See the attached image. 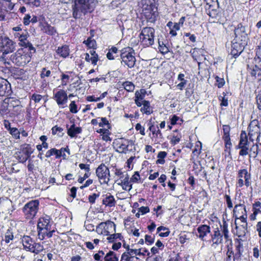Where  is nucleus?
Instances as JSON below:
<instances>
[{"instance_id": "1", "label": "nucleus", "mask_w": 261, "mask_h": 261, "mask_svg": "<svg viewBox=\"0 0 261 261\" xmlns=\"http://www.w3.org/2000/svg\"><path fill=\"white\" fill-rule=\"evenodd\" d=\"M97 3V0H74L72 5V15L75 19L80 18L82 13L92 12Z\"/></svg>"}, {"instance_id": "2", "label": "nucleus", "mask_w": 261, "mask_h": 261, "mask_svg": "<svg viewBox=\"0 0 261 261\" xmlns=\"http://www.w3.org/2000/svg\"><path fill=\"white\" fill-rule=\"evenodd\" d=\"M140 41L143 46L149 47L154 43L155 30L151 27H144L139 35Z\"/></svg>"}, {"instance_id": "3", "label": "nucleus", "mask_w": 261, "mask_h": 261, "mask_svg": "<svg viewBox=\"0 0 261 261\" xmlns=\"http://www.w3.org/2000/svg\"><path fill=\"white\" fill-rule=\"evenodd\" d=\"M120 58L121 63H123L128 68H132L136 63L135 51L133 48L127 47L121 50Z\"/></svg>"}, {"instance_id": "4", "label": "nucleus", "mask_w": 261, "mask_h": 261, "mask_svg": "<svg viewBox=\"0 0 261 261\" xmlns=\"http://www.w3.org/2000/svg\"><path fill=\"white\" fill-rule=\"evenodd\" d=\"M31 56L23 48L18 49L10 57L11 61L17 66H23L31 61Z\"/></svg>"}, {"instance_id": "5", "label": "nucleus", "mask_w": 261, "mask_h": 261, "mask_svg": "<svg viewBox=\"0 0 261 261\" xmlns=\"http://www.w3.org/2000/svg\"><path fill=\"white\" fill-rule=\"evenodd\" d=\"M16 43L7 36H0V51L3 55L13 52L16 49Z\"/></svg>"}, {"instance_id": "6", "label": "nucleus", "mask_w": 261, "mask_h": 261, "mask_svg": "<svg viewBox=\"0 0 261 261\" xmlns=\"http://www.w3.org/2000/svg\"><path fill=\"white\" fill-rule=\"evenodd\" d=\"M39 204V201L34 200L27 203L24 205L22 211L26 218L32 219L34 218L38 212Z\"/></svg>"}, {"instance_id": "7", "label": "nucleus", "mask_w": 261, "mask_h": 261, "mask_svg": "<svg viewBox=\"0 0 261 261\" xmlns=\"http://www.w3.org/2000/svg\"><path fill=\"white\" fill-rule=\"evenodd\" d=\"M235 38L234 41L242 43L243 44H247L248 40V33L246 28L242 23L238 24L234 29Z\"/></svg>"}, {"instance_id": "8", "label": "nucleus", "mask_w": 261, "mask_h": 261, "mask_svg": "<svg viewBox=\"0 0 261 261\" xmlns=\"http://www.w3.org/2000/svg\"><path fill=\"white\" fill-rule=\"evenodd\" d=\"M251 174L248 172L246 169L239 170L237 187L242 188L244 185L247 187H249L251 184Z\"/></svg>"}, {"instance_id": "9", "label": "nucleus", "mask_w": 261, "mask_h": 261, "mask_svg": "<svg viewBox=\"0 0 261 261\" xmlns=\"http://www.w3.org/2000/svg\"><path fill=\"white\" fill-rule=\"evenodd\" d=\"M116 225L114 222L107 221L100 223L96 228V231L99 234L109 236L110 232H115Z\"/></svg>"}, {"instance_id": "10", "label": "nucleus", "mask_w": 261, "mask_h": 261, "mask_svg": "<svg viewBox=\"0 0 261 261\" xmlns=\"http://www.w3.org/2000/svg\"><path fill=\"white\" fill-rule=\"evenodd\" d=\"M238 147L241 149L239 152L240 155L245 156L248 154L249 142L248 137L245 131H242L241 133Z\"/></svg>"}, {"instance_id": "11", "label": "nucleus", "mask_w": 261, "mask_h": 261, "mask_svg": "<svg viewBox=\"0 0 261 261\" xmlns=\"http://www.w3.org/2000/svg\"><path fill=\"white\" fill-rule=\"evenodd\" d=\"M96 174L99 179L103 180L105 183H108L110 180V171L104 164H101L96 170Z\"/></svg>"}, {"instance_id": "12", "label": "nucleus", "mask_w": 261, "mask_h": 261, "mask_svg": "<svg viewBox=\"0 0 261 261\" xmlns=\"http://www.w3.org/2000/svg\"><path fill=\"white\" fill-rule=\"evenodd\" d=\"M11 93V84L7 80L0 77V96H9Z\"/></svg>"}, {"instance_id": "13", "label": "nucleus", "mask_w": 261, "mask_h": 261, "mask_svg": "<svg viewBox=\"0 0 261 261\" xmlns=\"http://www.w3.org/2000/svg\"><path fill=\"white\" fill-rule=\"evenodd\" d=\"M246 45V44H243L242 43L233 40L230 51L231 55L235 58H237L243 51Z\"/></svg>"}, {"instance_id": "14", "label": "nucleus", "mask_w": 261, "mask_h": 261, "mask_svg": "<svg viewBox=\"0 0 261 261\" xmlns=\"http://www.w3.org/2000/svg\"><path fill=\"white\" fill-rule=\"evenodd\" d=\"M236 225V234L239 238H242L244 240L247 238L246 234L248 232L247 223L240 224L236 220L234 221Z\"/></svg>"}, {"instance_id": "15", "label": "nucleus", "mask_w": 261, "mask_h": 261, "mask_svg": "<svg viewBox=\"0 0 261 261\" xmlns=\"http://www.w3.org/2000/svg\"><path fill=\"white\" fill-rule=\"evenodd\" d=\"M54 99L59 106L63 105L67 103L68 96L64 90H60L54 94Z\"/></svg>"}, {"instance_id": "16", "label": "nucleus", "mask_w": 261, "mask_h": 261, "mask_svg": "<svg viewBox=\"0 0 261 261\" xmlns=\"http://www.w3.org/2000/svg\"><path fill=\"white\" fill-rule=\"evenodd\" d=\"M146 94V91L144 89H141L140 90L136 91L135 94V102L136 105L139 107H141L142 101L144 100Z\"/></svg>"}, {"instance_id": "17", "label": "nucleus", "mask_w": 261, "mask_h": 261, "mask_svg": "<svg viewBox=\"0 0 261 261\" xmlns=\"http://www.w3.org/2000/svg\"><path fill=\"white\" fill-rule=\"evenodd\" d=\"M50 217L48 216L40 218L39 219L37 228H45L46 230L51 229V224L50 222Z\"/></svg>"}, {"instance_id": "18", "label": "nucleus", "mask_w": 261, "mask_h": 261, "mask_svg": "<svg viewBox=\"0 0 261 261\" xmlns=\"http://www.w3.org/2000/svg\"><path fill=\"white\" fill-rule=\"evenodd\" d=\"M258 124V121L257 120L255 119L251 121L248 127V135L255 136L256 134L257 135L259 133H260Z\"/></svg>"}, {"instance_id": "19", "label": "nucleus", "mask_w": 261, "mask_h": 261, "mask_svg": "<svg viewBox=\"0 0 261 261\" xmlns=\"http://www.w3.org/2000/svg\"><path fill=\"white\" fill-rule=\"evenodd\" d=\"M21 241L23 248L25 250L31 252V251L33 250L32 247L33 246L34 241L30 237L28 236H24L22 238Z\"/></svg>"}, {"instance_id": "20", "label": "nucleus", "mask_w": 261, "mask_h": 261, "mask_svg": "<svg viewBox=\"0 0 261 261\" xmlns=\"http://www.w3.org/2000/svg\"><path fill=\"white\" fill-rule=\"evenodd\" d=\"M67 128V134L71 138H75L76 135L82 133V129L81 127H76L74 123H73L69 128L68 125H66Z\"/></svg>"}, {"instance_id": "21", "label": "nucleus", "mask_w": 261, "mask_h": 261, "mask_svg": "<svg viewBox=\"0 0 261 261\" xmlns=\"http://www.w3.org/2000/svg\"><path fill=\"white\" fill-rule=\"evenodd\" d=\"M121 186L122 189L125 191H129L132 189V182L129 179V175L125 172V176L123 179L121 180V182L118 184Z\"/></svg>"}, {"instance_id": "22", "label": "nucleus", "mask_w": 261, "mask_h": 261, "mask_svg": "<svg viewBox=\"0 0 261 261\" xmlns=\"http://www.w3.org/2000/svg\"><path fill=\"white\" fill-rule=\"evenodd\" d=\"M196 236L203 240V238L210 232V227L207 225H201L197 228Z\"/></svg>"}, {"instance_id": "23", "label": "nucleus", "mask_w": 261, "mask_h": 261, "mask_svg": "<svg viewBox=\"0 0 261 261\" xmlns=\"http://www.w3.org/2000/svg\"><path fill=\"white\" fill-rule=\"evenodd\" d=\"M127 251H129L130 253V256L135 255H139V256H144L146 253L147 256H149L150 252L148 251L147 249L146 248H141L139 249H133L129 248V245L127 246Z\"/></svg>"}, {"instance_id": "24", "label": "nucleus", "mask_w": 261, "mask_h": 261, "mask_svg": "<svg viewBox=\"0 0 261 261\" xmlns=\"http://www.w3.org/2000/svg\"><path fill=\"white\" fill-rule=\"evenodd\" d=\"M223 233L221 232V231L218 228H216L214 232V233L212 234V240L214 244L219 245L222 243L223 239Z\"/></svg>"}, {"instance_id": "25", "label": "nucleus", "mask_w": 261, "mask_h": 261, "mask_svg": "<svg viewBox=\"0 0 261 261\" xmlns=\"http://www.w3.org/2000/svg\"><path fill=\"white\" fill-rule=\"evenodd\" d=\"M233 212V216L234 218H238L240 215L247 213L245 206L242 204L236 205Z\"/></svg>"}, {"instance_id": "26", "label": "nucleus", "mask_w": 261, "mask_h": 261, "mask_svg": "<svg viewBox=\"0 0 261 261\" xmlns=\"http://www.w3.org/2000/svg\"><path fill=\"white\" fill-rule=\"evenodd\" d=\"M102 203L109 207L114 206L116 204V201L113 196L110 194L106 195V197L102 200Z\"/></svg>"}, {"instance_id": "27", "label": "nucleus", "mask_w": 261, "mask_h": 261, "mask_svg": "<svg viewBox=\"0 0 261 261\" xmlns=\"http://www.w3.org/2000/svg\"><path fill=\"white\" fill-rule=\"evenodd\" d=\"M143 107L141 108L140 111L146 115H150L153 112V111L150 107V102L148 100H143L142 101Z\"/></svg>"}, {"instance_id": "28", "label": "nucleus", "mask_w": 261, "mask_h": 261, "mask_svg": "<svg viewBox=\"0 0 261 261\" xmlns=\"http://www.w3.org/2000/svg\"><path fill=\"white\" fill-rule=\"evenodd\" d=\"M42 30L46 34L49 35H54L57 33L55 28L51 26L47 23H44L42 25Z\"/></svg>"}, {"instance_id": "29", "label": "nucleus", "mask_w": 261, "mask_h": 261, "mask_svg": "<svg viewBox=\"0 0 261 261\" xmlns=\"http://www.w3.org/2000/svg\"><path fill=\"white\" fill-rule=\"evenodd\" d=\"M221 231H222V233L224 236V238L226 240V242H230V243H231V239H230L229 236V231L228 230V224L226 221H224L223 223V225H221Z\"/></svg>"}, {"instance_id": "30", "label": "nucleus", "mask_w": 261, "mask_h": 261, "mask_svg": "<svg viewBox=\"0 0 261 261\" xmlns=\"http://www.w3.org/2000/svg\"><path fill=\"white\" fill-rule=\"evenodd\" d=\"M149 129L150 130L153 135H155L156 137L160 138L161 139L163 138V135L161 132V130L159 129H156V127L151 122L148 123ZM156 128H158V126H156Z\"/></svg>"}, {"instance_id": "31", "label": "nucleus", "mask_w": 261, "mask_h": 261, "mask_svg": "<svg viewBox=\"0 0 261 261\" xmlns=\"http://www.w3.org/2000/svg\"><path fill=\"white\" fill-rule=\"evenodd\" d=\"M57 53L60 56L66 58L69 54V49L68 46L64 45L61 47H58Z\"/></svg>"}, {"instance_id": "32", "label": "nucleus", "mask_w": 261, "mask_h": 261, "mask_svg": "<svg viewBox=\"0 0 261 261\" xmlns=\"http://www.w3.org/2000/svg\"><path fill=\"white\" fill-rule=\"evenodd\" d=\"M53 155H55L56 158L57 159H59L62 156L61 151H60L59 150L54 148H51V149L47 151V152H46V154H45V156L46 158H48Z\"/></svg>"}, {"instance_id": "33", "label": "nucleus", "mask_w": 261, "mask_h": 261, "mask_svg": "<svg viewBox=\"0 0 261 261\" xmlns=\"http://www.w3.org/2000/svg\"><path fill=\"white\" fill-rule=\"evenodd\" d=\"M104 259V261H118L119 260L116 254L112 251H110L106 254Z\"/></svg>"}, {"instance_id": "34", "label": "nucleus", "mask_w": 261, "mask_h": 261, "mask_svg": "<svg viewBox=\"0 0 261 261\" xmlns=\"http://www.w3.org/2000/svg\"><path fill=\"white\" fill-rule=\"evenodd\" d=\"M128 143L127 141H125L120 144L118 146L117 151L119 153H126L128 151Z\"/></svg>"}, {"instance_id": "35", "label": "nucleus", "mask_w": 261, "mask_h": 261, "mask_svg": "<svg viewBox=\"0 0 261 261\" xmlns=\"http://www.w3.org/2000/svg\"><path fill=\"white\" fill-rule=\"evenodd\" d=\"M222 138L225 143L226 150H228L229 151L231 146L229 134H223Z\"/></svg>"}, {"instance_id": "36", "label": "nucleus", "mask_w": 261, "mask_h": 261, "mask_svg": "<svg viewBox=\"0 0 261 261\" xmlns=\"http://www.w3.org/2000/svg\"><path fill=\"white\" fill-rule=\"evenodd\" d=\"M227 251L226 253V261H235L236 257L237 256L234 255V253L231 248H229L227 245Z\"/></svg>"}, {"instance_id": "37", "label": "nucleus", "mask_w": 261, "mask_h": 261, "mask_svg": "<svg viewBox=\"0 0 261 261\" xmlns=\"http://www.w3.org/2000/svg\"><path fill=\"white\" fill-rule=\"evenodd\" d=\"M124 88L128 92H133L135 89L134 84L129 81H126L122 84Z\"/></svg>"}, {"instance_id": "38", "label": "nucleus", "mask_w": 261, "mask_h": 261, "mask_svg": "<svg viewBox=\"0 0 261 261\" xmlns=\"http://www.w3.org/2000/svg\"><path fill=\"white\" fill-rule=\"evenodd\" d=\"M158 43L159 50L162 54L165 55L170 51L168 47L166 46L163 41L159 40Z\"/></svg>"}, {"instance_id": "39", "label": "nucleus", "mask_w": 261, "mask_h": 261, "mask_svg": "<svg viewBox=\"0 0 261 261\" xmlns=\"http://www.w3.org/2000/svg\"><path fill=\"white\" fill-rule=\"evenodd\" d=\"M63 129L61 127L58 126L57 125L51 128L53 135L57 134L59 137H62L63 136L64 133H63Z\"/></svg>"}, {"instance_id": "40", "label": "nucleus", "mask_w": 261, "mask_h": 261, "mask_svg": "<svg viewBox=\"0 0 261 261\" xmlns=\"http://www.w3.org/2000/svg\"><path fill=\"white\" fill-rule=\"evenodd\" d=\"M38 229V238L40 240H43L45 239V237H46L47 231L49 230H46L45 228H37Z\"/></svg>"}, {"instance_id": "41", "label": "nucleus", "mask_w": 261, "mask_h": 261, "mask_svg": "<svg viewBox=\"0 0 261 261\" xmlns=\"http://www.w3.org/2000/svg\"><path fill=\"white\" fill-rule=\"evenodd\" d=\"M23 154H31L34 152V149L32 148L31 145L25 144L23 145L21 151Z\"/></svg>"}, {"instance_id": "42", "label": "nucleus", "mask_w": 261, "mask_h": 261, "mask_svg": "<svg viewBox=\"0 0 261 261\" xmlns=\"http://www.w3.org/2000/svg\"><path fill=\"white\" fill-rule=\"evenodd\" d=\"M236 250L237 252L236 254V256L240 257L243 252V244L240 240H238V244L236 245Z\"/></svg>"}, {"instance_id": "43", "label": "nucleus", "mask_w": 261, "mask_h": 261, "mask_svg": "<svg viewBox=\"0 0 261 261\" xmlns=\"http://www.w3.org/2000/svg\"><path fill=\"white\" fill-rule=\"evenodd\" d=\"M251 75L255 77L261 76V67L255 65L251 71Z\"/></svg>"}, {"instance_id": "44", "label": "nucleus", "mask_w": 261, "mask_h": 261, "mask_svg": "<svg viewBox=\"0 0 261 261\" xmlns=\"http://www.w3.org/2000/svg\"><path fill=\"white\" fill-rule=\"evenodd\" d=\"M89 53L91 55V63L92 64H93L94 65H96L97 62L98 60L97 54L96 53L95 51H94V50H90Z\"/></svg>"}, {"instance_id": "45", "label": "nucleus", "mask_w": 261, "mask_h": 261, "mask_svg": "<svg viewBox=\"0 0 261 261\" xmlns=\"http://www.w3.org/2000/svg\"><path fill=\"white\" fill-rule=\"evenodd\" d=\"M32 247L33 250L31 251V252L36 254L38 253L43 249V246L40 244L35 243V242Z\"/></svg>"}, {"instance_id": "46", "label": "nucleus", "mask_w": 261, "mask_h": 261, "mask_svg": "<svg viewBox=\"0 0 261 261\" xmlns=\"http://www.w3.org/2000/svg\"><path fill=\"white\" fill-rule=\"evenodd\" d=\"M133 256H130V253L129 251L124 252L121 257V261H132V258Z\"/></svg>"}, {"instance_id": "47", "label": "nucleus", "mask_w": 261, "mask_h": 261, "mask_svg": "<svg viewBox=\"0 0 261 261\" xmlns=\"http://www.w3.org/2000/svg\"><path fill=\"white\" fill-rule=\"evenodd\" d=\"M10 134L15 139H18L20 138V132L16 127H13L9 131Z\"/></svg>"}, {"instance_id": "48", "label": "nucleus", "mask_w": 261, "mask_h": 261, "mask_svg": "<svg viewBox=\"0 0 261 261\" xmlns=\"http://www.w3.org/2000/svg\"><path fill=\"white\" fill-rule=\"evenodd\" d=\"M16 159L20 163H24L27 161V158L24 157L23 153L22 152H17L15 153Z\"/></svg>"}, {"instance_id": "49", "label": "nucleus", "mask_w": 261, "mask_h": 261, "mask_svg": "<svg viewBox=\"0 0 261 261\" xmlns=\"http://www.w3.org/2000/svg\"><path fill=\"white\" fill-rule=\"evenodd\" d=\"M123 238L121 233H114L110 235L109 237H108L107 239L109 240V242H114L115 239H119L121 240Z\"/></svg>"}, {"instance_id": "50", "label": "nucleus", "mask_w": 261, "mask_h": 261, "mask_svg": "<svg viewBox=\"0 0 261 261\" xmlns=\"http://www.w3.org/2000/svg\"><path fill=\"white\" fill-rule=\"evenodd\" d=\"M254 60L257 63L261 62V46H258L256 49V56Z\"/></svg>"}, {"instance_id": "51", "label": "nucleus", "mask_w": 261, "mask_h": 261, "mask_svg": "<svg viewBox=\"0 0 261 261\" xmlns=\"http://www.w3.org/2000/svg\"><path fill=\"white\" fill-rule=\"evenodd\" d=\"M256 103L258 109L261 111V90L258 91V93L256 96Z\"/></svg>"}, {"instance_id": "52", "label": "nucleus", "mask_w": 261, "mask_h": 261, "mask_svg": "<svg viewBox=\"0 0 261 261\" xmlns=\"http://www.w3.org/2000/svg\"><path fill=\"white\" fill-rule=\"evenodd\" d=\"M199 145L196 144L195 146V147L194 149L193 150V154L194 155L198 156L200 153H201V143L200 142H199Z\"/></svg>"}, {"instance_id": "53", "label": "nucleus", "mask_w": 261, "mask_h": 261, "mask_svg": "<svg viewBox=\"0 0 261 261\" xmlns=\"http://www.w3.org/2000/svg\"><path fill=\"white\" fill-rule=\"evenodd\" d=\"M13 239V233H12V232L11 231L8 230L7 231V232L6 233L5 239V242L7 243H8L10 242V241L11 240H12Z\"/></svg>"}, {"instance_id": "54", "label": "nucleus", "mask_w": 261, "mask_h": 261, "mask_svg": "<svg viewBox=\"0 0 261 261\" xmlns=\"http://www.w3.org/2000/svg\"><path fill=\"white\" fill-rule=\"evenodd\" d=\"M77 106L75 104V102L74 101H72L69 105V109L70 111L72 113H76L77 112Z\"/></svg>"}, {"instance_id": "55", "label": "nucleus", "mask_w": 261, "mask_h": 261, "mask_svg": "<svg viewBox=\"0 0 261 261\" xmlns=\"http://www.w3.org/2000/svg\"><path fill=\"white\" fill-rule=\"evenodd\" d=\"M215 79L217 83V86L219 88H222L225 84V81L223 78L216 76Z\"/></svg>"}, {"instance_id": "56", "label": "nucleus", "mask_w": 261, "mask_h": 261, "mask_svg": "<svg viewBox=\"0 0 261 261\" xmlns=\"http://www.w3.org/2000/svg\"><path fill=\"white\" fill-rule=\"evenodd\" d=\"M247 218V215L246 213V214L240 215L238 216V218H235V221H238V220H240L243 224L247 223L246 221Z\"/></svg>"}, {"instance_id": "57", "label": "nucleus", "mask_w": 261, "mask_h": 261, "mask_svg": "<svg viewBox=\"0 0 261 261\" xmlns=\"http://www.w3.org/2000/svg\"><path fill=\"white\" fill-rule=\"evenodd\" d=\"M99 194L93 193L92 195H90L88 196V200L89 202L91 204H94L95 202V200L97 198L99 197Z\"/></svg>"}, {"instance_id": "58", "label": "nucleus", "mask_w": 261, "mask_h": 261, "mask_svg": "<svg viewBox=\"0 0 261 261\" xmlns=\"http://www.w3.org/2000/svg\"><path fill=\"white\" fill-rule=\"evenodd\" d=\"M29 36L30 35L28 31L27 30H24L21 33V36H19L18 40H26Z\"/></svg>"}, {"instance_id": "59", "label": "nucleus", "mask_w": 261, "mask_h": 261, "mask_svg": "<svg viewBox=\"0 0 261 261\" xmlns=\"http://www.w3.org/2000/svg\"><path fill=\"white\" fill-rule=\"evenodd\" d=\"M42 98V95L40 94H33L31 96V100H34L35 103H38Z\"/></svg>"}, {"instance_id": "60", "label": "nucleus", "mask_w": 261, "mask_h": 261, "mask_svg": "<svg viewBox=\"0 0 261 261\" xmlns=\"http://www.w3.org/2000/svg\"><path fill=\"white\" fill-rule=\"evenodd\" d=\"M140 179V174L138 171L135 172L134 174L130 178V181L132 182H138Z\"/></svg>"}, {"instance_id": "61", "label": "nucleus", "mask_w": 261, "mask_h": 261, "mask_svg": "<svg viewBox=\"0 0 261 261\" xmlns=\"http://www.w3.org/2000/svg\"><path fill=\"white\" fill-rule=\"evenodd\" d=\"M50 74L51 72L50 70H46L45 68H43L42 70L40 76L41 78H44L45 77H49L50 76Z\"/></svg>"}, {"instance_id": "62", "label": "nucleus", "mask_w": 261, "mask_h": 261, "mask_svg": "<svg viewBox=\"0 0 261 261\" xmlns=\"http://www.w3.org/2000/svg\"><path fill=\"white\" fill-rule=\"evenodd\" d=\"M135 128L137 130H139L142 135L144 136L145 135V128L140 123H137L136 125Z\"/></svg>"}, {"instance_id": "63", "label": "nucleus", "mask_w": 261, "mask_h": 261, "mask_svg": "<svg viewBox=\"0 0 261 261\" xmlns=\"http://www.w3.org/2000/svg\"><path fill=\"white\" fill-rule=\"evenodd\" d=\"M28 169L29 171L33 172V171L35 169V165L33 162V161L29 159L28 162Z\"/></svg>"}, {"instance_id": "64", "label": "nucleus", "mask_w": 261, "mask_h": 261, "mask_svg": "<svg viewBox=\"0 0 261 261\" xmlns=\"http://www.w3.org/2000/svg\"><path fill=\"white\" fill-rule=\"evenodd\" d=\"M145 240L146 243H147L148 245H151L154 242V237H152L146 234L145 236Z\"/></svg>"}]
</instances>
